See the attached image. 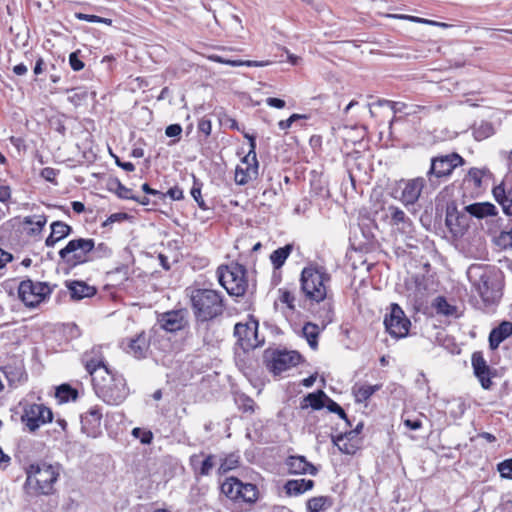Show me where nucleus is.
Instances as JSON below:
<instances>
[{
	"label": "nucleus",
	"instance_id": "f257e3e1",
	"mask_svg": "<svg viewBox=\"0 0 512 512\" xmlns=\"http://www.w3.org/2000/svg\"><path fill=\"white\" fill-rule=\"evenodd\" d=\"M190 301L193 314L200 322L213 320L224 312L223 295L214 289H193L190 293Z\"/></svg>",
	"mask_w": 512,
	"mask_h": 512
},
{
	"label": "nucleus",
	"instance_id": "f03ea898",
	"mask_svg": "<svg viewBox=\"0 0 512 512\" xmlns=\"http://www.w3.org/2000/svg\"><path fill=\"white\" fill-rule=\"evenodd\" d=\"M60 476V466L46 462L33 463L26 468L25 487L29 494L49 495Z\"/></svg>",
	"mask_w": 512,
	"mask_h": 512
},
{
	"label": "nucleus",
	"instance_id": "7ed1b4c3",
	"mask_svg": "<svg viewBox=\"0 0 512 512\" xmlns=\"http://www.w3.org/2000/svg\"><path fill=\"white\" fill-rule=\"evenodd\" d=\"M331 276L324 267L310 265L302 270L300 283L305 297L314 302L326 299Z\"/></svg>",
	"mask_w": 512,
	"mask_h": 512
},
{
	"label": "nucleus",
	"instance_id": "20e7f679",
	"mask_svg": "<svg viewBox=\"0 0 512 512\" xmlns=\"http://www.w3.org/2000/svg\"><path fill=\"white\" fill-rule=\"evenodd\" d=\"M467 276L484 303L494 304L500 299L501 289L492 270L471 266Z\"/></svg>",
	"mask_w": 512,
	"mask_h": 512
},
{
	"label": "nucleus",
	"instance_id": "39448f33",
	"mask_svg": "<svg viewBox=\"0 0 512 512\" xmlns=\"http://www.w3.org/2000/svg\"><path fill=\"white\" fill-rule=\"evenodd\" d=\"M97 395L109 405H119L129 394L126 380L122 375L109 371L93 383Z\"/></svg>",
	"mask_w": 512,
	"mask_h": 512
},
{
	"label": "nucleus",
	"instance_id": "423d86ee",
	"mask_svg": "<svg viewBox=\"0 0 512 512\" xmlns=\"http://www.w3.org/2000/svg\"><path fill=\"white\" fill-rule=\"evenodd\" d=\"M245 268L238 263L220 266L217 269L219 283L230 295L241 296L245 293L248 283Z\"/></svg>",
	"mask_w": 512,
	"mask_h": 512
},
{
	"label": "nucleus",
	"instance_id": "0eeeda50",
	"mask_svg": "<svg viewBox=\"0 0 512 512\" xmlns=\"http://www.w3.org/2000/svg\"><path fill=\"white\" fill-rule=\"evenodd\" d=\"M222 493L238 504L251 506L259 497V491L256 485L244 483L235 477L227 478L221 485Z\"/></svg>",
	"mask_w": 512,
	"mask_h": 512
},
{
	"label": "nucleus",
	"instance_id": "6e6552de",
	"mask_svg": "<svg viewBox=\"0 0 512 512\" xmlns=\"http://www.w3.org/2000/svg\"><path fill=\"white\" fill-rule=\"evenodd\" d=\"M52 293V287L47 282L32 281L26 279L20 282L18 295L22 302L30 308H34L45 302Z\"/></svg>",
	"mask_w": 512,
	"mask_h": 512
},
{
	"label": "nucleus",
	"instance_id": "1a4fd4ad",
	"mask_svg": "<svg viewBox=\"0 0 512 512\" xmlns=\"http://www.w3.org/2000/svg\"><path fill=\"white\" fill-rule=\"evenodd\" d=\"M93 248V239L76 238L70 240L67 245L59 251V256L66 263L79 265L91 262V250Z\"/></svg>",
	"mask_w": 512,
	"mask_h": 512
},
{
	"label": "nucleus",
	"instance_id": "9d476101",
	"mask_svg": "<svg viewBox=\"0 0 512 512\" xmlns=\"http://www.w3.org/2000/svg\"><path fill=\"white\" fill-rule=\"evenodd\" d=\"M249 140L250 150L248 154L242 159L241 163L235 169V182L238 185H246L258 175V161L256 157V142L255 137L245 134Z\"/></svg>",
	"mask_w": 512,
	"mask_h": 512
},
{
	"label": "nucleus",
	"instance_id": "9b49d317",
	"mask_svg": "<svg viewBox=\"0 0 512 512\" xmlns=\"http://www.w3.org/2000/svg\"><path fill=\"white\" fill-rule=\"evenodd\" d=\"M51 410L40 403H28L23 407L21 421L30 432H35L42 425L51 422Z\"/></svg>",
	"mask_w": 512,
	"mask_h": 512
},
{
	"label": "nucleus",
	"instance_id": "f8f14e48",
	"mask_svg": "<svg viewBox=\"0 0 512 512\" xmlns=\"http://www.w3.org/2000/svg\"><path fill=\"white\" fill-rule=\"evenodd\" d=\"M234 335L245 351L255 349L263 343V339H260L258 335V321L252 317L245 322L237 323L234 328Z\"/></svg>",
	"mask_w": 512,
	"mask_h": 512
},
{
	"label": "nucleus",
	"instance_id": "ddd939ff",
	"mask_svg": "<svg viewBox=\"0 0 512 512\" xmlns=\"http://www.w3.org/2000/svg\"><path fill=\"white\" fill-rule=\"evenodd\" d=\"M384 324L386 331L397 339L406 337L411 325L402 308L396 303L390 305V312L385 316Z\"/></svg>",
	"mask_w": 512,
	"mask_h": 512
},
{
	"label": "nucleus",
	"instance_id": "4468645a",
	"mask_svg": "<svg viewBox=\"0 0 512 512\" xmlns=\"http://www.w3.org/2000/svg\"><path fill=\"white\" fill-rule=\"evenodd\" d=\"M463 164L464 159L457 153L433 157L427 176H435L437 178L446 177L449 176L456 167L462 166Z\"/></svg>",
	"mask_w": 512,
	"mask_h": 512
},
{
	"label": "nucleus",
	"instance_id": "2eb2a0df",
	"mask_svg": "<svg viewBox=\"0 0 512 512\" xmlns=\"http://www.w3.org/2000/svg\"><path fill=\"white\" fill-rule=\"evenodd\" d=\"M383 219L392 228L401 234L412 232V221L405 212L397 206L390 205L383 209Z\"/></svg>",
	"mask_w": 512,
	"mask_h": 512
},
{
	"label": "nucleus",
	"instance_id": "dca6fc26",
	"mask_svg": "<svg viewBox=\"0 0 512 512\" xmlns=\"http://www.w3.org/2000/svg\"><path fill=\"white\" fill-rule=\"evenodd\" d=\"M425 186V179L417 177L409 180H401L397 184V190L400 191L399 200L405 205H413L419 199Z\"/></svg>",
	"mask_w": 512,
	"mask_h": 512
},
{
	"label": "nucleus",
	"instance_id": "f3484780",
	"mask_svg": "<svg viewBox=\"0 0 512 512\" xmlns=\"http://www.w3.org/2000/svg\"><path fill=\"white\" fill-rule=\"evenodd\" d=\"M103 417L100 406H91L81 415V430L88 437L96 438L101 434V420Z\"/></svg>",
	"mask_w": 512,
	"mask_h": 512
},
{
	"label": "nucleus",
	"instance_id": "a211bd4d",
	"mask_svg": "<svg viewBox=\"0 0 512 512\" xmlns=\"http://www.w3.org/2000/svg\"><path fill=\"white\" fill-rule=\"evenodd\" d=\"M82 361L93 383L109 372L99 348H93L90 352L85 353Z\"/></svg>",
	"mask_w": 512,
	"mask_h": 512
},
{
	"label": "nucleus",
	"instance_id": "6ab92c4d",
	"mask_svg": "<svg viewBox=\"0 0 512 512\" xmlns=\"http://www.w3.org/2000/svg\"><path fill=\"white\" fill-rule=\"evenodd\" d=\"M301 359L296 351H275L269 363L270 370L274 374L282 372L296 366Z\"/></svg>",
	"mask_w": 512,
	"mask_h": 512
},
{
	"label": "nucleus",
	"instance_id": "aec40b11",
	"mask_svg": "<svg viewBox=\"0 0 512 512\" xmlns=\"http://www.w3.org/2000/svg\"><path fill=\"white\" fill-rule=\"evenodd\" d=\"M362 424H358L356 429L340 434L333 439L334 444L338 449L348 455H353L359 450L361 446V438L359 436Z\"/></svg>",
	"mask_w": 512,
	"mask_h": 512
},
{
	"label": "nucleus",
	"instance_id": "412c9836",
	"mask_svg": "<svg viewBox=\"0 0 512 512\" xmlns=\"http://www.w3.org/2000/svg\"><path fill=\"white\" fill-rule=\"evenodd\" d=\"M149 346V339L144 332L122 342L124 351L137 359L146 357Z\"/></svg>",
	"mask_w": 512,
	"mask_h": 512
},
{
	"label": "nucleus",
	"instance_id": "4be33fe9",
	"mask_svg": "<svg viewBox=\"0 0 512 512\" xmlns=\"http://www.w3.org/2000/svg\"><path fill=\"white\" fill-rule=\"evenodd\" d=\"M432 308L438 315H442L448 318H460L463 315V311L459 306L449 302L444 296H437L432 301Z\"/></svg>",
	"mask_w": 512,
	"mask_h": 512
},
{
	"label": "nucleus",
	"instance_id": "5701e85b",
	"mask_svg": "<svg viewBox=\"0 0 512 512\" xmlns=\"http://www.w3.org/2000/svg\"><path fill=\"white\" fill-rule=\"evenodd\" d=\"M472 366L474 370V374L479 379L481 386L484 389H489L491 387L490 380V371L489 367L486 364L485 359L479 353H474L472 356Z\"/></svg>",
	"mask_w": 512,
	"mask_h": 512
},
{
	"label": "nucleus",
	"instance_id": "b1692460",
	"mask_svg": "<svg viewBox=\"0 0 512 512\" xmlns=\"http://www.w3.org/2000/svg\"><path fill=\"white\" fill-rule=\"evenodd\" d=\"M446 225L454 235H463L469 226V218L458 211L447 212Z\"/></svg>",
	"mask_w": 512,
	"mask_h": 512
},
{
	"label": "nucleus",
	"instance_id": "393cba45",
	"mask_svg": "<svg viewBox=\"0 0 512 512\" xmlns=\"http://www.w3.org/2000/svg\"><path fill=\"white\" fill-rule=\"evenodd\" d=\"M286 466L291 474L315 475L317 473V469L304 456H290L286 460Z\"/></svg>",
	"mask_w": 512,
	"mask_h": 512
},
{
	"label": "nucleus",
	"instance_id": "a878e982",
	"mask_svg": "<svg viewBox=\"0 0 512 512\" xmlns=\"http://www.w3.org/2000/svg\"><path fill=\"white\" fill-rule=\"evenodd\" d=\"M160 324L163 329L175 332L185 325L184 315L181 311H169L161 315Z\"/></svg>",
	"mask_w": 512,
	"mask_h": 512
},
{
	"label": "nucleus",
	"instance_id": "bb28decb",
	"mask_svg": "<svg viewBox=\"0 0 512 512\" xmlns=\"http://www.w3.org/2000/svg\"><path fill=\"white\" fill-rule=\"evenodd\" d=\"M464 211L477 219H484L489 216H496L498 210L490 202H477L464 207Z\"/></svg>",
	"mask_w": 512,
	"mask_h": 512
},
{
	"label": "nucleus",
	"instance_id": "cd10ccee",
	"mask_svg": "<svg viewBox=\"0 0 512 512\" xmlns=\"http://www.w3.org/2000/svg\"><path fill=\"white\" fill-rule=\"evenodd\" d=\"M72 232L71 226L62 222L55 221L51 224V233L47 237L45 244L47 247H53L58 241L67 237Z\"/></svg>",
	"mask_w": 512,
	"mask_h": 512
},
{
	"label": "nucleus",
	"instance_id": "c85d7f7f",
	"mask_svg": "<svg viewBox=\"0 0 512 512\" xmlns=\"http://www.w3.org/2000/svg\"><path fill=\"white\" fill-rule=\"evenodd\" d=\"M190 463L196 473L206 476L210 474L217 461L214 455H207L203 460H200V455H192Z\"/></svg>",
	"mask_w": 512,
	"mask_h": 512
},
{
	"label": "nucleus",
	"instance_id": "c756f323",
	"mask_svg": "<svg viewBox=\"0 0 512 512\" xmlns=\"http://www.w3.org/2000/svg\"><path fill=\"white\" fill-rule=\"evenodd\" d=\"M512 334V323L503 321L498 327L492 329L489 335V344L492 349L498 348L501 342Z\"/></svg>",
	"mask_w": 512,
	"mask_h": 512
},
{
	"label": "nucleus",
	"instance_id": "7c9ffc66",
	"mask_svg": "<svg viewBox=\"0 0 512 512\" xmlns=\"http://www.w3.org/2000/svg\"><path fill=\"white\" fill-rule=\"evenodd\" d=\"M493 196L502 206L503 212L512 215V189L506 190L504 184H499L493 188Z\"/></svg>",
	"mask_w": 512,
	"mask_h": 512
},
{
	"label": "nucleus",
	"instance_id": "2f4dec72",
	"mask_svg": "<svg viewBox=\"0 0 512 512\" xmlns=\"http://www.w3.org/2000/svg\"><path fill=\"white\" fill-rule=\"evenodd\" d=\"M314 486V481L310 479H294L286 482L284 489L289 496H299Z\"/></svg>",
	"mask_w": 512,
	"mask_h": 512
},
{
	"label": "nucleus",
	"instance_id": "473e14b6",
	"mask_svg": "<svg viewBox=\"0 0 512 512\" xmlns=\"http://www.w3.org/2000/svg\"><path fill=\"white\" fill-rule=\"evenodd\" d=\"M207 58L210 61L230 65L233 67H238V66L263 67V66H267L270 64L269 61L231 60V59H227V58H224V57L216 55V54L208 55Z\"/></svg>",
	"mask_w": 512,
	"mask_h": 512
},
{
	"label": "nucleus",
	"instance_id": "72a5a7b5",
	"mask_svg": "<svg viewBox=\"0 0 512 512\" xmlns=\"http://www.w3.org/2000/svg\"><path fill=\"white\" fill-rule=\"evenodd\" d=\"M47 223V217L43 214L26 216L23 219V225L29 227V235H38Z\"/></svg>",
	"mask_w": 512,
	"mask_h": 512
},
{
	"label": "nucleus",
	"instance_id": "f704fd0d",
	"mask_svg": "<svg viewBox=\"0 0 512 512\" xmlns=\"http://www.w3.org/2000/svg\"><path fill=\"white\" fill-rule=\"evenodd\" d=\"M71 297L74 299H82L85 297L92 296L95 293V289L85 282L74 281L69 285Z\"/></svg>",
	"mask_w": 512,
	"mask_h": 512
},
{
	"label": "nucleus",
	"instance_id": "c9c22d12",
	"mask_svg": "<svg viewBox=\"0 0 512 512\" xmlns=\"http://www.w3.org/2000/svg\"><path fill=\"white\" fill-rule=\"evenodd\" d=\"M303 336L307 340L309 346L315 350L318 347V336L320 334V328L317 324L307 322L302 329Z\"/></svg>",
	"mask_w": 512,
	"mask_h": 512
},
{
	"label": "nucleus",
	"instance_id": "e433bc0d",
	"mask_svg": "<svg viewBox=\"0 0 512 512\" xmlns=\"http://www.w3.org/2000/svg\"><path fill=\"white\" fill-rule=\"evenodd\" d=\"M380 385H355L353 387V394L357 402H364L368 400L376 391L380 389Z\"/></svg>",
	"mask_w": 512,
	"mask_h": 512
},
{
	"label": "nucleus",
	"instance_id": "4c0bfd02",
	"mask_svg": "<svg viewBox=\"0 0 512 512\" xmlns=\"http://www.w3.org/2000/svg\"><path fill=\"white\" fill-rule=\"evenodd\" d=\"M113 255L112 248L105 242H100L98 244L93 240V248L91 250V261H96L100 259H107Z\"/></svg>",
	"mask_w": 512,
	"mask_h": 512
},
{
	"label": "nucleus",
	"instance_id": "58836bf2",
	"mask_svg": "<svg viewBox=\"0 0 512 512\" xmlns=\"http://www.w3.org/2000/svg\"><path fill=\"white\" fill-rule=\"evenodd\" d=\"M307 512H321L331 506L329 497L318 496L313 497L307 501Z\"/></svg>",
	"mask_w": 512,
	"mask_h": 512
},
{
	"label": "nucleus",
	"instance_id": "ea45409f",
	"mask_svg": "<svg viewBox=\"0 0 512 512\" xmlns=\"http://www.w3.org/2000/svg\"><path fill=\"white\" fill-rule=\"evenodd\" d=\"M292 251L291 245H286L284 247L276 249L270 256L271 262L274 268L278 269L283 266L286 259L290 255Z\"/></svg>",
	"mask_w": 512,
	"mask_h": 512
},
{
	"label": "nucleus",
	"instance_id": "a19ab883",
	"mask_svg": "<svg viewBox=\"0 0 512 512\" xmlns=\"http://www.w3.org/2000/svg\"><path fill=\"white\" fill-rule=\"evenodd\" d=\"M494 134V128L491 123L482 122L473 130V136L477 141H482Z\"/></svg>",
	"mask_w": 512,
	"mask_h": 512
},
{
	"label": "nucleus",
	"instance_id": "79ce46f5",
	"mask_svg": "<svg viewBox=\"0 0 512 512\" xmlns=\"http://www.w3.org/2000/svg\"><path fill=\"white\" fill-rule=\"evenodd\" d=\"M494 243L500 249L512 250V228L508 231H502L495 237Z\"/></svg>",
	"mask_w": 512,
	"mask_h": 512
},
{
	"label": "nucleus",
	"instance_id": "37998d69",
	"mask_svg": "<svg viewBox=\"0 0 512 512\" xmlns=\"http://www.w3.org/2000/svg\"><path fill=\"white\" fill-rule=\"evenodd\" d=\"M239 464V456L237 454H230L226 456L224 459H222L220 466H219V472L220 473H227L230 470L235 469Z\"/></svg>",
	"mask_w": 512,
	"mask_h": 512
},
{
	"label": "nucleus",
	"instance_id": "c03bdc74",
	"mask_svg": "<svg viewBox=\"0 0 512 512\" xmlns=\"http://www.w3.org/2000/svg\"><path fill=\"white\" fill-rule=\"evenodd\" d=\"M55 395L60 402H67L70 399H75L77 397V392L69 385L63 384L57 388Z\"/></svg>",
	"mask_w": 512,
	"mask_h": 512
},
{
	"label": "nucleus",
	"instance_id": "a18cd8bd",
	"mask_svg": "<svg viewBox=\"0 0 512 512\" xmlns=\"http://www.w3.org/2000/svg\"><path fill=\"white\" fill-rule=\"evenodd\" d=\"M324 398L327 399V396L323 391H318L317 393H310L305 397V401L307 405L311 406L313 409H321L324 406Z\"/></svg>",
	"mask_w": 512,
	"mask_h": 512
},
{
	"label": "nucleus",
	"instance_id": "49530a36",
	"mask_svg": "<svg viewBox=\"0 0 512 512\" xmlns=\"http://www.w3.org/2000/svg\"><path fill=\"white\" fill-rule=\"evenodd\" d=\"M278 293H279L278 300L280 301V303L285 304L289 310L294 311L295 310L294 294L286 289H279Z\"/></svg>",
	"mask_w": 512,
	"mask_h": 512
},
{
	"label": "nucleus",
	"instance_id": "de8ad7c7",
	"mask_svg": "<svg viewBox=\"0 0 512 512\" xmlns=\"http://www.w3.org/2000/svg\"><path fill=\"white\" fill-rule=\"evenodd\" d=\"M308 117L304 114H297V113H294L292 114L288 119L286 120H281L278 122V127L279 129L283 130V131H287L289 128L292 127V125L301 120V119H307Z\"/></svg>",
	"mask_w": 512,
	"mask_h": 512
},
{
	"label": "nucleus",
	"instance_id": "09e8293b",
	"mask_svg": "<svg viewBox=\"0 0 512 512\" xmlns=\"http://www.w3.org/2000/svg\"><path fill=\"white\" fill-rule=\"evenodd\" d=\"M498 471L503 478L512 479V458L498 464Z\"/></svg>",
	"mask_w": 512,
	"mask_h": 512
},
{
	"label": "nucleus",
	"instance_id": "8fccbe9b",
	"mask_svg": "<svg viewBox=\"0 0 512 512\" xmlns=\"http://www.w3.org/2000/svg\"><path fill=\"white\" fill-rule=\"evenodd\" d=\"M399 18L408 19V20L416 22V23H425V24L439 26V27H448V24H446V23L428 20V19H424V18H420V17H416V16H404L403 15V16H399Z\"/></svg>",
	"mask_w": 512,
	"mask_h": 512
},
{
	"label": "nucleus",
	"instance_id": "3c124183",
	"mask_svg": "<svg viewBox=\"0 0 512 512\" xmlns=\"http://www.w3.org/2000/svg\"><path fill=\"white\" fill-rule=\"evenodd\" d=\"M191 196L193 197V199L197 202L198 206L201 208V209H206V205H205V202L202 198V195H201V188L199 185L197 184H194V186L192 187L191 189Z\"/></svg>",
	"mask_w": 512,
	"mask_h": 512
},
{
	"label": "nucleus",
	"instance_id": "603ef678",
	"mask_svg": "<svg viewBox=\"0 0 512 512\" xmlns=\"http://www.w3.org/2000/svg\"><path fill=\"white\" fill-rule=\"evenodd\" d=\"M128 218L126 213H114L111 214L103 223V227H107L115 222H122Z\"/></svg>",
	"mask_w": 512,
	"mask_h": 512
},
{
	"label": "nucleus",
	"instance_id": "864d4df0",
	"mask_svg": "<svg viewBox=\"0 0 512 512\" xmlns=\"http://www.w3.org/2000/svg\"><path fill=\"white\" fill-rule=\"evenodd\" d=\"M69 63L74 71H80L84 68V63L78 58L77 52L70 54Z\"/></svg>",
	"mask_w": 512,
	"mask_h": 512
},
{
	"label": "nucleus",
	"instance_id": "5fc2aeb1",
	"mask_svg": "<svg viewBox=\"0 0 512 512\" xmlns=\"http://www.w3.org/2000/svg\"><path fill=\"white\" fill-rule=\"evenodd\" d=\"M198 129L200 132L204 133L206 136H209L212 131L211 120L208 118H202L199 120Z\"/></svg>",
	"mask_w": 512,
	"mask_h": 512
},
{
	"label": "nucleus",
	"instance_id": "6e6d98bb",
	"mask_svg": "<svg viewBox=\"0 0 512 512\" xmlns=\"http://www.w3.org/2000/svg\"><path fill=\"white\" fill-rule=\"evenodd\" d=\"M327 400H328L327 408L329 411L337 413L341 418L346 417L344 410L336 402H334L328 398H327Z\"/></svg>",
	"mask_w": 512,
	"mask_h": 512
},
{
	"label": "nucleus",
	"instance_id": "4d7b16f0",
	"mask_svg": "<svg viewBox=\"0 0 512 512\" xmlns=\"http://www.w3.org/2000/svg\"><path fill=\"white\" fill-rule=\"evenodd\" d=\"M403 423L406 428L410 430H419L422 427V422L420 419H409L405 418Z\"/></svg>",
	"mask_w": 512,
	"mask_h": 512
},
{
	"label": "nucleus",
	"instance_id": "13d9d810",
	"mask_svg": "<svg viewBox=\"0 0 512 512\" xmlns=\"http://www.w3.org/2000/svg\"><path fill=\"white\" fill-rule=\"evenodd\" d=\"M75 17L79 20L91 22V23H97L102 21V17L96 16V15H89L84 13H76Z\"/></svg>",
	"mask_w": 512,
	"mask_h": 512
},
{
	"label": "nucleus",
	"instance_id": "bf43d9fd",
	"mask_svg": "<svg viewBox=\"0 0 512 512\" xmlns=\"http://www.w3.org/2000/svg\"><path fill=\"white\" fill-rule=\"evenodd\" d=\"M181 132H182V128L179 124H171L165 130V134L168 137L179 136L181 134Z\"/></svg>",
	"mask_w": 512,
	"mask_h": 512
},
{
	"label": "nucleus",
	"instance_id": "052dcab7",
	"mask_svg": "<svg viewBox=\"0 0 512 512\" xmlns=\"http://www.w3.org/2000/svg\"><path fill=\"white\" fill-rule=\"evenodd\" d=\"M266 104L270 107H274L277 109H282L285 107L286 103L284 100L274 97H269L266 99Z\"/></svg>",
	"mask_w": 512,
	"mask_h": 512
},
{
	"label": "nucleus",
	"instance_id": "680f3d73",
	"mask_svg": "<svg viewBox=\"0 0 512 512\" xmlns=\"http://www.w3.org/2000/svg\"><path fill=\"white\" fill-rule=\"evenodd\" d=\"M384 103L389 105L394 113L402 112L406 108V104L402 103V102H392V101L386 100V101H384Z\"/></svg>",
	"mask_w": 512,
	"mask_h": 512
},
{
	"label": "nucleus",
	"instance_id": "e2e57ef3",
	"mask_svg": "<svg viewBox=\"0 0 512 512\" xmlns=\"http://www.w3.org/2000/svg\"><path fill=\"white\" fill-rule=\"evenodd\" d=\"M469 176L477 185H480L482 179V171L478 168H471L469 170Z\"/></svg>",
	"mask_w": 512,
	"mask_h": 512
},
{
	"label": "nucleus",
	"instance_id": "0e129e2a",
	"mask_svg": "<svg viewBox=\"0 0 512 512\" xmlns=\"http://www.w3.org/2000/svg\"><path fill=\"white\" fill-rule=\"evenodd\" d=\"M13 259L12 255L0 248V269Z\"/></svg>",
	"mask_w": 512,
	"mask_h": 512
},
{
	"label": "nucleus",
	"instance_id": "69168bd1",
	"mask_svg": "<svg viewBox=\"0 0 512 512\" xmlns=\"http://www.w3.org/2000/svg\"><path fill=\"white\" fill-rule=\"evenodd\" d=\"M11 197L9 186H0V202H6Z\"/></svg>",
	"mask_w": 512,
	"mask_h": 512
},
{
	"label": "nucleus",
	"instance_id": "338daca9",
	"mask_svg": "<svg viewBox=\"0 0 512 512\" xmlns=\"http://www.w3.org/2000/svg\"><path fill=\"white\" fill-rule=\"evenodd\" d=\"M116 164L124 169L127 172H132L135 170V166L131 162H121L118 158L116 159Z\"/></svg>",
	"mask_w": 512,
	"mask_h": 512
},
{
	"label": "nucleus",
	"instance_id": "774afa93",
	"mask_svg": "<svg viewBox=\"0 0 512 512\" xmlns=\"http://www.w3.org/2000/svg\"><path fill=\"white\" fill-rule=\"evenodd\" d=\"M168 195L174 200H179L183 197L182 191L179 188L169 189Z\"/></svg>",
	"mask_w": 512,
	"mask_h": 512
}]
</instances>
